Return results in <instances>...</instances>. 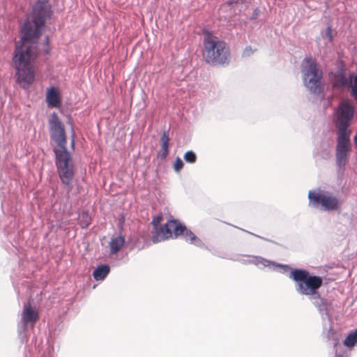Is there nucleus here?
<instances>
[{"label": "nucleus", "mask_w": 357, "mask_h": 357, "mask_svg": "<svg viewBox=\"0 0 357 357\" xmlns=\"http://www.w3.org/2000/svg\"><path fill=\"white\" fill-rule=\"evenodd\" d=\"M50 16V5L44 1H38L33 8L32 20L24 22L22 28L24 36L16 43L13 62L17 82L24 89H29L35 80L36 68L33 62L37 56V51L34 45L41 35L46 20Z\"/></svg>", "instance_id": "obj_1"}, {"label": "nucleus", "mask_w": 357, "mask_h": 357, "mask_svg": "<svg viewBox=\"0 0 357 357\" xmlns=\"http://www.w3.org/2000/svg\"><path fill=\"white\" fill-rule=\"evenodd\" d=\"M202 56L211 66L228 64L230 52L227 44L217 36L207 32L204 36Z\"/></svg>", "instance_id": "obj_2"}, {"label": "nucleus", "mask_w": 357, "mask_h": 357, "mask_svg": "<svg viewBox=\"0 0 357 357\" xmlns=\"http://www.w3.org/2000/svg\"><path fill=\"white\" fill-rule=\"evenodd\" d=\"M55 154V164L57 172L63 184L68 185L69 190L72 188L71 183L75 175V165L70 153L66 147L54 149Z\"/></svg>", "instance_id": "obj_3"}, {"label": "nucleus", "mask_w": 357, "mask_h": 357, "mask_svg": "<svg viewBox=\"0 0 357 357\" xmlns=\"http://www.w3.org/2000/svg\"><path fill=\"white\" fill-rule=\"evenodd\" d=\"M291 278L297 282L296 290L303 295L315 294L323 284L320 276L310 275L307 271L303 269L293 270Z\"/></svg>", "instance_id": "obj_4"}, {"label": "nucleus", "mask_w": 357, "mask_h": 357, "mask_svg": "<svg viewBox=\"0 0 357 357\" xmlns=\"http://www.w3.org/2000/svg\"><path fill=\"white\" fill-rule=\"evenodd\" d=\"M160 234L156 238V241H165L173 236L177 238L178 236L182 235L185 241L190 243L199 245L201 244V241L192 233L190 229L178 221L176 220H169L165 224V226L160 229Z\"/></svg>", "instance_id": "obj_5"}, {"label": "nucleus", "mask_w": 357, "mask_h": 357, "mask_svg": "<svg viewBox=\"0 0 357 357\" xmlns=\"http://www.w3.org/2000/svg\"><path fill=\"white\" fill-rule=\"evenodd\" d=\"M354 115V108L349 101H342L338 105L335 115V125L337 137H350L351 131L348 130Z\"/></svg>", "instance_id": "obj_6"}, {"label": "nucleus", "mask_w": 357, "mask_h": 357, "mask_svg": "<svg viewBox=\"0 0 357 357\" xmlns=\"http://www.w3.org/2000/svg\"><path fill=\"white\" fill-rule=\"evenodd\" d=\"M302 72L306 86L314 93H319L321 89V79L322 75L315 60L312 58H305L303 61Z\"/></svg>", "instance_id": "obj_7"}, {"label": "nucleus", "mask_w": 357, "mask_h": 357, "mask_svg": "<svg viewBox=\"0 0 357 357\" xmlns=\"http://www.w3.org/2000/svg\"><path fill=\"white\" fill-rule=\"evenodd\" d=\"M310 204L317 207L321 204L323 209L326 211H334L337 209L338 199L328 193H320L310 191L308 193Z\"/></svg>", "instance_id": "obj_8"}, {"label": "nucleus", "mask_w": 357, "mask_h": 357, "mask_svg": "<svg viewBox=\"0 0 357 357\" xmlns=\"http://www.w3.org/2000/svg\"><path fill=\"white\" fill-rule=\"evenodd\" d=\"M52 137L57 144L58 149L66 147V135L64 127L57 114L53 113L49 121Z\"/></svg>", "instance_id": "obj_9"}, {"label": "nucleus", "mask_w": 357, "mask_h": 357, "mask_svg": "<svg viewBox=\"0 0 357 357\" xmlns=\"http://www.w3.org/2000/svg\"><path fill=\"white\" fill-rule=\"evenodd\" d=\"M336 160L339 167H344L348 162V153L351 150L350 137H337Z\"/></svg>", "instance_id": "obj_10"}, {"label": "nucleus", "mask_w": 357, "mask_h": 357, "mask_svg": "<svg viewBox=\"0 0 357 357\" xmlns=\"http://www.w3.org/2000/svg\"><path fill=\"white\" fill-rule=\"evenodd\" d=\"M39 319V314L36 310L32 308L31 305L29 303L24 307L22 313V321L24 325H27L31 324L32 326L35 325V324Z\"/></svg>", "instance_id": "obj_11"}, {"label": "nucleus", "mask_w": 357, "mask_h": 357, "mask_svg": "<svg viewBox=\"0 0 357 357\" xmlns=\"http://www.w3.org/2000/svg\"><path fill=\"white\" fill-rule=\"evenodd\" d=\"M46 102L50 108H57L61 105V96L57 88L50 87L47 89Z\"/></svg>", "instance_id": "obj_12"}, {"label": "nucleus", "mask_w": 357, "mask_h": 357, "mask_svg": "<svg viewBox=\"0 0 357 357\" xmlns=\"http://www.w3.org/2000/svg\"><path fill=\"white\" fill-rule=\"evenodd\" d=\"M125 244V238L122 236L114 237L109 243L110 252L112 254H116L121 250Z\"/></svg>", "instance_id": "obj_13"}, {"label": "nucleus", "mask_w": 357, "mask_h": 357, "mask_svg": "<svg viewBox=\"0 0 357 357\" xmlns=\"http://www.w3.org/2000/svg\"><path fill=\"white\" fill-rule=\"evenodd\" d=\"M162 220H163V216L161 213H160L159 215L154 216L151 221V225L153 226V227L155 229L154 234H153V241L154 243H158V242L161 241H158V240L156 241V238H157L159 234H160V228H162L163 227L165 226V224L164 225L160 226V224L161 223Z\"/></svg>", "instance_id": "obj_14"}, {"label": "nucleus", "mask_w": 357, "mask_h": 357, "mask_svg": "<svg viewBox=\"0 0 357 357\" xmlns=\"http://www.w3.org/2000/svg\"><path fill=\"white\" fill-rule=\"evenodd\" d=\"M109 267L107 265H101L97 267L93 273L94 279L97 281L104 280L109 273Z\"/></svg>", "instance_id": "obj_15"}, {"label": "nucleus", "mask_w": 357, "mask_h": 357, "mask_svg": "<svg viewBox=\"0 0 357 357\" xmlns=\"http://www.w3.org/2000/svg\"><path fill=\"white\" fill-rule=\"evenodd\" d=\"M161 151H162L161 156L163 158H165L169 153V133L167 131L163 132L161 136Z\"/></svg>", "instance_id": "obj_16"}, {"label": "nucleus", "mask_w": 357, "mask_h": 357, "mask_svg": "<svg viewBox=\"0 0 357 357\" xmlns=\"http://www.w3.org/2000/svg\"><path fill=\"white\" fill-rule=\"evenodd\" d=\"M78 223L82 228H86L91 223V218L86 211H82L79 214Z\"/></svg>", "instance_id": "obj_17"}, {"label": "nucleus", "mask_w": 357, "mask_h": 357, "mask_svg": "<svg viewBox=\"0 0 357 357\" xmlns=\"http://www.w3.org/2000/svg\"><path fill=\"white\" fill-rule=\"evenodd\" d=\"M357 343V330L350 333L344 341V344L348 347H353Z\"/></svg>", "instance_id": "obj_18"}, {"label": "nucleus", "mask_w": 357, "mask_h": 357, "mask_svg": "<svg viewBox=\"0 0 357 357\" xmlns=\"http://www.w3.org/2000/svg\"><path fill=\"white\" fill-rule=\"evenodd\" d=\"M348 80L342 74H338L335 77L333 86L340 88L347 84Z\"/></svg>", "instance_id": "obj_19"}, {"label": "nucleus", "mask_w": 357, "mask_h": 357, "mask_svg": "<svg viewBox=\"0 0 357 357\" xmlns=\"http://www.w3.org/2000/svg\"><path fill=\"white\" fill-rule=\"evenodd\" d=\"M185 160L189 163H194L196 162L197 155L192 151H187L183 156Z\"/></svg>", "instance_id": "obj_20"}, {"label": "nucleus", "mask_w": 357, "mask_h": 357, "mask_svg": "<svg viewBox=\"0 0 357 357\" xmlns=\"http://www.w3.org/2000/svg\"><path fill=\"white\" fill-rule=\"evenodd\" d=\"M175 172H178L183 167V162L180 158H176L173 165Z\"/></svg>", "instance_id": "obj_21"}, {"label": "nucleus", "mask_w": 357, "mask_h": 357, "mask_svg": "<svg viewBox=\"0 0 357 357\" xmlns=\"http://www.w3.org/2000/svg\"><path fill=\"white\" fill-rule=\"evenodd\" d=\"M351 94L357 99V75L355 77L353 84H351Z\"/></svg>", "instance_id": "obj_22"}, {"label": "nucleus", "mask_w": 357, "mask_h": 357, "mask_svg": "<svg viewBox=\"0 0 357 357\" xmlns=\"http://www.w3.org/2000/svg\"><path fill=\"white\" fill-rule=\"evenodd\" d=\"M253 50H252L251 47L248 46L246 47L243 51V55L246 56H249L253 53Z\"/></svg>", "instance_id": "obj_23"}, {"label": "nucleus", "mask_w": 357, "mask_h": 357, "mask_svg": "<svg viewBox=\"0 0 357 357\" xmlns=\"http://www.w3.org/2000/svg\"><path fill=\"white\" fill-rule=\"evenodd\" d=\"M327 35L330 39V40H332V34H331V30L330 28L328 29V33H327Z\"/></svg>", "instance_id": "obj_24"}, {"label": "nucleus", "mask_w": 357, "mask_h": 357, "mask_svg": "<svg viewBox=\"0 0 357 357\" xmlns=\"http://www.w3.org/2000/svg\"><path fill=\"white\" fill-rule=\"evenodd\" d=\"M354 142H355V144L357 146V134L356 135V136L354 137Z\"/></svg>", "instance_id": "obj_25"}, {"label": "nucleus", "mask_w": 357, "mask_h": 357, "mask_svg": "<svg viewBox=\"0 0 357 357\" xmlns=\"http://www.w3.org/2000/svg\"><path fill=\"white\" fill-rule=\"evenodd\" d=\"M71 144H72V146H74V139H72Z\"/></svg>", "instance_id": "obj_26"}, {"label": "nucleus", "mask_w": 357, "mask_h": 357, "mask_svg": "<svg viewBox=\"0 0 357 357\" xmlns=\"http://www.w3.org/2000/svg\"><path fill=\"white\" fill-rule=\"evenodd\" d=\"M337 357H339V356H337Z\"/></svg>", "instance_id": "obj_27"}]
</instances>
